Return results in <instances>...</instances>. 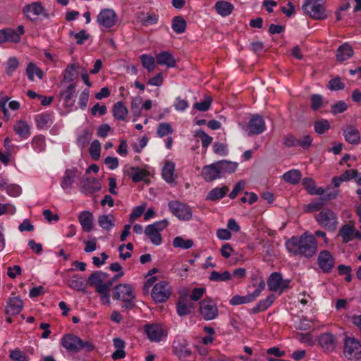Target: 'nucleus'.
<instances>
[{"label":"nucleus","mask_w":361,"mask_h":361,"mask_svg":"<svg viewBox=\"0 0 361 361\" xmlns=\"http://www.w3.org/2000/svg\"><path fill=\"white\" fill-rule=\"evenodd\" d=\"M193 245L192 240H185L180 236L176 237L173 241V246L174 247H180L183 249H189Z\"/></svg>","instance_id":"obj_53"},{"label":"nucleus","mask_w":361,"mask_h":361,"mask_svg":"<svg viewBox=\"0 0 361 361\" xmlns=\"http://www.w3.org/2000/svg\"><path fill=\"white\" fill-rule=\"evenodd\" d=\"M228 191V188L226 185L221 188H215L210 190L207 196V200L215 201L224 197Z\"/></svg>","instance_id":"obj_36"},{"label":"nucleus","mask_w":361,"mask_h":361,"mask_svg":"<svg viewBox=\"0 0 361 361\" xmlns=\"http://www.w3.org/2000/svg\"><path fill=\"white\" fill-rule=\"evenodd\" d=\"M114 345L116 350L112 353L111 357L113 360H119L126 357V352L124 348L126 343L123 340H114Z\"/></svg>","instance_id":"obj_34"},{"label":"nucleus","mask_w":361,"mask_h":361,"mask_svg":"<svg viewBox=\"0 0 361 361\" xmlns=\"http://www.w3.org/2000/svg\"><path fill=\"white\" fill-rule=\"evenodd\" d=\"M213 343V340H199L198 343L194 344L195 348L199 353V354L204 357L207 355L209 348Z\"/></svg>","instance_id":"obj_45"},{"label":"nucleus","mask_w":361,"mask_h":361,"mask_svg":"<svg viewBox=\"0 0 361 361\" xmlns=\"http://www.w3.org/2000/svg\"><path fill=\"white\" fill-rule=\"evenodd\" d=\"M93 215L89 211H83L78 216V221L83 231L89 233L93 228Z\"/></svg>","instance_id":"obj_24"},{"label":"nucleus","mask_w":361,"mask_h":361,"mask_svg":"<svg viewBox=\"0 0 361 361\" xmlns=\"http://www.w3.org/2000/svg\"><path fill=\"white\" fill-rule=\"evenodd\" d=\"M23 12L25 16L33 21L39 16L45 18L49 17V14L40 1L33 2L25 5L23 8Z\"/></svg>","instance_id":"obj_7"},{"label":"nucleus","mask_w":361,"mask_h":361,"mask_svg":"<svg viewBox=\"0 0 361 361\" xmlns=\"http://www.w3.org/2000/svg\"><path fill=\"white\" fill-rule=\"evenodd\" d=\"M91 157L94 160H97L100 157L101 144L99 140H94L89 148Z\"/></svg>","instance_id":"obj_55"},{"label":"nucleus","mask_w":361,"mask_h":361,"mask_svg":"<svg viewBox=\"0 0 361 361\" xmlns=\"http://www.w3.org/2000/svg\"><path fill=\"white\" fill-rule=\"evenodd\" d=\"M173 350V353L180 360H185L192 355V352L188 347L185 340H174Z\"/></svg>","instance_id":"obj_20"},{"label":"nucleus","mask_w":361,"mask_h":361,"mask_svg":"<svg viewBox=\"0 0 361 361\" xmlns=\"http://www.w3.org/2000/svg\"><path fill=\"white\" fill-rule=\"evenodd\" d=\"M69 286L78 291L85 292V283L83 278L79 276L74 275L72 279L69 281Z\"/></svg>","instance_id":"obj_43"},{"label":"nucleus","mask_w":361,"mask_h":361,"mask_svg":"<svg viewBox=\"0 0 361 361\" xmlns=\"http://www.w3.org/2000/svg\"><path fill=\"white\" fill-rule=\"evenodd\" d=\"M195 137L201 140L202 145L204 148H207L213 140L212 137L209 136L202 130L196 131Z\"/></svg>","instance_id":"obj_60"},{"label":"nucleus","mask_w":361,"mask_h":361,"mask_svg":"<svg viewBox=\"0 0 361 361\" xmlns=\"http://www.w3.org/2000/svg\"><path fill=\"white\" fill-rule=\"evenodd\" d=\"M77 68L78 66L74 64L68 65L63 73V80L68 82L73 81L78 74Z\"/></svg>","instance_id":"obj_47"},{"label":"nucleus","mask_w":361,"mask_h":361,"mask_svg":"<svg viewBox=\"0 0 361 361\" xmlns=\"http://www.w3.org/2000/svg\"><path fill=\"white\" fill-rule=\"evenodd\" d=\"M113 116L119 121H124L128 115V111L122 102H118L113 106Z\"/></svg>","instance_id":"obj_32"},{"label":"nucleus","mask_w":361,"mask_h":361,"mask_svg":"<svg viewBox=\"0 0 361 361\" xmlns=\"http://www.w3.org/2000/svg\"><path fill=\"white\" fill-rule=\"evenodd\" d=\"M157 64L166 66L167 68H173L176 66V60L169 51H162L157 55Z\"/></svg>","instance_id":"obj_27"},{"label":"nucleus","mask_w":361,"mask_h":361,"mask_svg":"<svg viewBox=\"0 0 361 361\" xmlns=\"http://www.w3.org/2000/svg\"><path fill=\"white\" fill-rule=\"evenodd\" d=\"M216 11L221 16H229L233 10V6L232 4L226 1H218L214 6Z\"/></svg>","instance_id":"obj_31"},{"label":"nucleus","mask_w":361,"mask_h":361,"mask_svg":"<svg viewBox=\"0 0 361 361\" xmlns=\"http://www.w3.org/2000/svg\"><path fill=\"white\" fill-rule=\"evenodd\" d=\"M255 300L251 294L240 296L238 295H234L230 300V304L232 305H238L241 304H246Z\"/></svg>","instance_id":"obj_50"},{"label":"nucleus","mask_w":361,"mask_h":361,"mask_svg":"<svg viewBox=\"0 0 361 361\" xmlns=\"http://www.w3.org/2000/svg\"><path fill=\"white\" fill-rule=\"evenodd\" d=\"M330 127L329 122L326 119L316 121L314 123V131L317 134H324L326 130L330 129Z\"/></svg>","instance_id":"obj_52"},{"label":"nucleus","mask_w":361,"mask_h":361,"mask_svg":"<svg viewBox=\"0 0 361 361\" xmlns=\"http://www.w3.org/2000/svg\"><path fill=\"white\" fill-rule=\"evenodd\" d=\"M286 246L293 255L310 258L315 255L317 243L313 235L305 233L300 236H293L286 241Z\"/></svg>","instance_id":"obj_1"},{"label":"nucleus","mask_w":361,"mask_h":361,"mask_svg":"<svg viewBox=\"0 0 361 361\" xmlns=\"http://www.w3.org/2000/svg\"><path fill=\"white\" fill-rule=\"evenodd\" d=\"M276 300L274 295L271 294L267 297L264 300H260L257 305L253 307L252 312L257 313L266 310Z\"/></svg>","instance_id":"obj_37"},{"label":"nucleus","mask_w":361,"mask_h":361,"mask_svg":"<svg viewBox=\"0 0 361 361\" xmlns=\"http://www.w3.org/2000/svg\"><path fill=\"white\" fill-rule=\"evenodd\" d=\"M75 94V85L70 83L67 87L60 92V96L63 100L66 107H72L75 101L73 99Z\"/></svg>","instance_id":"obj_22"},{"label":"nucleus","mask_w":361,"mask_h":361,"mask_svg":"<svg viewBox=\"0 0 361 361\" xmlns=\"http://www.w3.org/2000/svg\"><path fill=\"white\" fill-rule=\"evenodd\" d=\"M354 54L353 47L348 43H344L338 47L336 51V60L339 62H343Z\"/></svg>","instance_id":"obj_25"},{"label":"nucleus","mask_w":361,"mask_h":361,"mask_svg":"<svg viewBox=\"0 0 361 361\" xmlns=\"http://www.w3.org/2000/svg\"><path fill=\"white\" fill-rule=\"evenodd\" d=\"M159 20V16L154 13H147L143 14V17L140 18V22L144 26H149L157 24Z\"/></svg>","instance_id":"obj_54"},{"label":"nucleus","mask_w":361,"mask_h":361,"mask_svg":"<svg viewBox=\"0 0 361 361\" xmlns=\"http://www.w3.org/2000/svg\"><path fill=\"white\" fill-rule=\"evenodd\" d=\"M142 66L147 70L148 72H152L155 68V60L152 56L143 54L140 57Z\"/></svg>","instance_id":"obj_48"},{"label":"nucleus","mask_w":361,"mask_h":361,"mask_svg":"<svg viewBox=\"0 0 361 361\" xmlns=\"http://www.w3.org/2000/svg\"><path fill=\"white\" fill-rule=\"evenodd\" d=\"M62 345L71 353H76L80 350L91 351L93 345L89 341L82 340H62Z\"/></svg>","instance_id":"obj_11"},{"label":"nucleus","mask_w":361,"mask_h":361,"mask_svg":"<svg viewBox=\"0 0 361 361\" xmlns=\"http://www.w3.org/2000/svg\"><path fill=\"white\" fill-rule=\"evenodd\" d=\"M26 74L30 80H34V75L35 74L39 79H42L44 73L42 69L36 66L34 63H29L26 68Z\"/></svg>","instance_id":"obj_39"},{"label":"nucleus","mask_w":361,"mask_h":361,"mask_svg":"<svg viewBox=\"0 0 361 361\" xmlns=\"http://www.w3.org/2000/svg\"><path fill=\"white\" fill-rule=\"evenodd\" d=\"M169 208L171 213L180 220L188 221L192 218V211L190 207L179 201L169 202Z\"/></svg>","instance_id":"obj_9"},{"label":"nucleus","mask_w":361,"mask_h":361,"mask_svg":"<svg viewBox=\"0 0 361 361\" xmlns=\"http://www.w3.org/2000/svg\"><path fill=\"white\" fill-rule=\"evenodd\" d=\"M176 308L178 314L183 317L189 314L194 308V305L186 298L180 297L176 304Z\"/></svg>","instance_id":"obj_29"},{"label":"nucleus","mask_w":361,"mask_h":361,"mask_svg":"<svg viewBox=\"0 0 361 361\" xmlns=\"http://www.w3.org/2000/svg\"><path fill=\"white\" fill-rule=\"evenodd\" d=\"M313 139L310 135H304L297 138V147L299 146L304 149H308L312 143Z\"/></svg>","instance_id":"obj_59"},{"label":"nucleus","mask_w":361,"mask_h":361,"mask_svg":"<svg viewBox=\"0 0 361 361\" xmlns=\"http://www.w3.org/2000/svg\"><path fill=\"white\" fill-rule=\"evenodd\" d=\"M343 355L349 360H357L361 357V343L358 340H345Z\"/></svg>","instance_id":"obj_10"},{"label":"nucleus","mask_w":361,"mask_h":361,"mask_svg":"<svg viewBox=\"0 0 361 361\" xmlns=\"http://www.w3.org/2000/svg\"><path fill=\"white\" fill-rule=\"evenodd\" d=\"M311 107L313 110H317L323 105V98L319 94H312L311 96Z\"/></svg>","instance_id":"obj_63"},{"label":"nucleus","mask_w":361,"mask_h":361,"mask_svg":"<svg viewBox=\"0 0 361 361\" xmlns=\"http://www.w3.org/2000/svg\"><path fill=\"white\" fill-rule=\"evenodd\" d=\"M202 176L207 182L213 181L217 178H220L219 171L216 163L204 166L202 168Z\"/></svg>","instance_id":"obj_23"},{"label":"nucleus","mask_w":361,"mask_h":361,"mask_svg":"<svg viewBox=\"0 0 361 361\" xmlns=\"http://www.w3.org/2000/svg\"><path fill=\"white\" fill-rule=\"evenodd\" d=\"M107 277L108 274L105 272L95 271L88 277V283L95 287L97 293H104L111 288V283H104Z\"/></svg>","instance_id":"obj_8"},{"label":"nucleus","mask_w":361,"mask_h":361,"mask_svg":"<svg viewBox=\"0 0 361 361\" xmlns=\"http://www.w3.org/2000/svg\"><path fill=\"white\" fill-rule=\"evenodd\" d=\"M200 312L205 320H212L219 314L216 305L211 299H204L200 302Z\"/></svg>","instance_id":"obj_13"},{"label":"nucleus","mask_w":361,"mask_h":361,"mask_svg":"<svg viewBox=\"0 0 361 361\" xmlns=\"http://www.w3.org/2000/svg\"><path fill=\"white\" fill-rule=\"evenodd\" d=\"M216 163L218 166L221 178L226 173H232L235 172L238 166L237 163L226 160H221Z\"/></svg>","instance_id":"obj_28"},{"label":"nucleus","mask_w":361,"mask_h":361,"mask_svg":"<svg viewBox=\"0 0 361 361\" xmlns=\"http://www.w3.org/2000/svg\"><path fill=\"white\" fill-rule=\"evenodd\" d=\"M315 219L318 224L326 229L334 231L336 228L338 224L337 216L331 209H322L316 215Z\"/></svg>","instance_id":"obj_5"},{"label":"nucleus","mask_w":361,"mask_h":361,"mask_svg":"<svg viewBox=\"0 0 361 361\" xmlns=\"http://www.w3.org/2000/svg\"><path fill=\"white\" fill-rule=\"evenodd\" d=\"M145 233L154 245H159L162 243V238L160 232L157 231V230L147 226L145 230Z\"/></svg>","instance_id":"obj_41"},{"label":"nucleus","mask_w":361,"mask_h":361,"mask_svg":"<svg viewBox=\"0 0 361 361\" xmlns=\"http://www.w3.org/2000/svg\"><path fill=\"white\" fill-rule=\"evenodd\" d=\"M345 140L353 145H357L360 140L359 130L353 126H349L343 131Z\"/></svg>","instance_id":"obj_26"},{"label":"nucleus","mask_w":361,"mask_h":361,"mask_svg":"<svg viewBox=\"0 0 361 361\" xmlns=\"http://www.w3.org/2000/svg\"><path fill=\"white\" fill-rule=\"evenodd\" d=\"M324 3V0H305L302 8L311 18L315 20H323L328 16Z\"/></svg>","instance_id":"obj_3"},{"label":"nucleus","mask_w":361,"mask_h":361,"mask_svg":"<svg viewBox=\"0 0 361 361\" xmlns=\"http://www.w3.org/2000/svg\"><path fill=\"white\" fill-rule=\"evenodd\" d=\"M123 173L125 176L131 178L134 183H138L144 180V178L149 175L147 170L135 166L125 167Z\"/></svg>","instance_id":"obj_19"},{"label":"nucleus","mask_w":361,"mask_h":361,"mask_svg":"<svg viewBox=\"0 0 361 361\" xmlns=\"http://www.w3.org/2000/svg\"><path fill=\"white\" fill-rule=\"evenodd\" d=\"M283 177L286 182L296 184L301 178V173L298 170H290L285 173Z\"/></svg>","instance_id":"obj_46"},{"label":"nucleus","mask_w":361,"mask_h":361,"mask_svg":"<svg viewBox=\"0 0 361 361\" xmlns=\"http://www.w3.org/2000/svg\"><path fill=\"white\" fill-rule=\"evenodd\" d=\"M173 131L171 126L169 123H161L157 127V133L158 135L161 137H163L170 133H172Z\"/></svg>","instance_id":"obj_58"},{"label":"nucleus","mask_w":361,"mask_h":361,"mask_svg":"<svg viewBox=\"0 0 361 361\" xmlns=\"http://www.w3.org/2000/svg\"><path fill=\"white\" fill-rule=\"evenodd\" d=\"M172 29L177 34H181L186 29V21L181 16H176L172 20Z\"/></svg>","instance_id":"obj_44"},{"label":"nucleus","mask_w":361,"mask_h":361,"mask_svg":"<svg viewBox=\"0 0 361 361\" xmlns=\"http://www.w3.org/2000/svg\"><path fill=\"white\" fill-rule=\"evenodd\" d=\"M317 263L324 273H330L335 266V259L329 251L322 250L318 255Z\"/></svg>","instance_id":"obj_14"},{"label":"nucleus","mask_w":361,"mask_h":361,"mask_svg":"<svg viewBox=\"0 0 361 361\" xmlns=\"http://www.w3.org/2000/svg\"><path fill=\"white\" fill-rule=\"evenodd\" d=\"M23 308L22 299L12 293V296L6 301L5 312L7 315L14 316L18 314Z\"/></svg>","instance_id":"obj_15"},{"label":"nucleus","mask_w":361,"mask_h":361,"mask_svg":"<svg viewBox=\"0 0 361 361\" xmlns=\"http://www.w3.org/2000/svg\"><path fill=\"white\" fill-rule=\"evenodd\" d=\"M5 35V42L18 43L20 42V37L18 32L11 28L3 29Z\"/></svg>","instance_id":"obj_51"},{"label":"nucleus","mask_w":361,"mask_h":361,"mask_svg":"<svg viewBox=\"0 0 361 361\" xmlns=\"http://www.w3.org/2000/svg\"><path fill=\"white\" fill-rule=\"evenodd\" d=\"M142 98L138 97H135L132 100L131 102V111L134 116H139L141 114V109L140 105L142 103Z\"/></svg>","instance_id":"obj_62"},{"label":"nucleus","mask_w":361,"mask_h":361,"mask_svg":"<svg viewBox=\"0 0 361 361\" xmlns=\"http://www.w3.org/2000/svg\"><path fill=\"white\" fill-rule=\"evenodd\" d=\"M247 128L249 135L261 134L266 128L264 120L261 116L255 114L250 118Z\"/></svg>","instance_id":"obj_16"},{"label":"nucleus","mask_w":361,"mask_h":361,"mask_svg":"<svg viewBox=\"0 0 361 361\" xmlns=\"http://www.w3.org/2000/svg\"><path fill=\"white\" fill-rule=\"evenodd\" d=\"M75 176V169H67L61 183L62 188L64 190L70 188L74 181Z\"/></svg>","instance_id":"obj_40"},{"label":"nucleus","mask_w":361,"mask_h":361,"mask_svg":"<svg viewBox=\"0 0 361 361\" xmlns=\"http://www.w3.org/2000/svg\"><path fill=\"white\" fill-rule=\"evenodd\" d=\"M317 341H319L320 346L325 351H333L337 345L336 340H307L310 345H315Z\"/></svg>","instance_id":"obj_38"},{"label":"nucleus","mask_w":361,"mask_h":361,"mask_svg":"<svg viewBox=\"0 0 361 361\" xmlns=\"http://www.w3.org/2000/svg\"><path fill=\"white\" fill-rule=\"evenodd\" d=\"M13 130L23 139H27L30 135V128L27 122L18 121L13 126Z\"/></svg>","instance_id":"obj_30"},{"label":"nucleus","mask_w":361,"mask_h":361,"mask_svg":"<svg viewBox=\"0 0 361 361\" xmlns=\"http://www.w3.org/2000/svg\"><path fill=\"white\" fill-rule=\"evenodd\" d=\"M348 108L347 104L343 101H339L331 106V111L334 114H341L345 111Z\"/></svg>","instance_id":"obj_64"},{"label":"nucleus","mask_w":361,"mask_h":361,"mask_svg":"<svg viewBox=\"0 0 361 361\" xmlns=\"http://www.w3.org/2000/svg\"><path fill=\"white\" fill-rule=\"evenodd\" d=\"M212 102V97L207 96L203 101L195 103L194 108L200 111H206L210 108Z\"/></svg>","instance_id":"obj_61"},{"label":"nucleus","mask_w":361,"mask_h":361,"mask_svg":"<svg viewBox=\"0 0 361 361\" xmlns=\"http://www.w3.org/2000/svg\"><path fill=\"white\" fill-rule=\"evenodd\" d=\"M145 331L149 338H161L167 336L166 331L159 324H146Z\"/></svg>","instance_id":"obj_21"},{"label":"nucleus","mask_w":361,"mask_h":361,"mask_svg":"<svg viewBox=\"0 0 361 361\" xmlns=\"http://www.w3.org/2000/svg\"><path fill=\"white\" fill-rule=\"evenodd\" d=\"M175 164L173 162L167 161L162 169V177L169 183L174 182Z\"/></svg>","instance_id":"obj_33"},{"label":"nucleus","mask_w":361,"mask_h":361,"mask_svg":"<svg viewBox=\"0 0 361 361\" xmlns=\"http://www.w3.org/2000/svg\"><path fill=\"white\" fill-rule=\"evenodd\" d=\"M338 234L345 243L351 241L353 238L361 239V232L356 230L355 226L351 224L343 225L339 229Z\"/></svg>","instance_id":"obj_17"},{"label":"nucleus","mask_w":361,"mask_h":361,"mask_svg":"<svg viewBox=\"0 0 361 361\" xmlns=\"http://www.w3.org/2000/svg\"><path fill=\"white\" fill-rule=\"evenodd\" d=\"M81 192L90 195L98 192L101 190L102 185L100 181L95 178H83L81 182Z\"/></svg>","instance_id":"obj_18"},{"label":"nucleus","mask_w":361,"mask_h":361,"mask_svg":"<svg viewBox=\"0 0 361 361\" xmlns=\"http://www.w3.org/2000/svg\"><path fill=\"white\" fill-rule=\"evenodd\" d=\"M114 216L111 215H100L98 217V224L104 230L109 231L114 226Z\"/></svg>","instance_id":"obj_42"},{"label":"nucleus","mask_w":361,"mask_h":361,"mask_svg":"<svg viewBox=\"0 0 361 361\" xmlns=\"http://www.w3.org/2000/svg\"><path fill=\"white\" fill-rule=\"evenodd\" d=\"M9 357L13 361H28L27 354L19 348L12 350Z\"/></svg>","instance_id":"obj_56"},{"label":"nucleus","mask_w":361,"mask_h":361,"mask_svg":"<svg viewBox=\"0 0 361 361\" xmlns=\"http://www.w3.org/2000/svg\"><path fill=\"white\" fill-rule=\"evenodd\" d=\"M290 279H283L282 275L279 272L271 274L267 279L269 290L273 292H278L281 294L284 290L290 288Z\"/></svg>","instance_id":"obj_4"},{"label":"nucleus","mask_w":361,"mask_h":361,"mask_svg":"<svg viewBox=\"0 0 361 361\" xmlns=\"http://www.w3.org/2000/svg\"><path fill=\"white\" fill-rule=\"evenodd\" d=\"M171 294V288L168 282L160 281L155 284L152 290V298L156 302H164Z\"/></svg>","instance_id":"obj_6"},{"label":"nucleus","mask_w":361,"mask_h":361,"mask_svg":"<svg viewBox=\"0 0 361 361\" xmlns=\"http://www.w3.org/2000/svg\"><path fill=\"white\" fill-rule=\"evenodd\" d=\"M209 279L212 281H227L231 279V274L228 271H225L221 274L213 271L211 272Z\"/></svg>","instance_id":"obj_49"},{"label":"nucleus","mask_w":361,"mask_h":361,"mask_svg":"<svg viewBox=\"0 0 361 361\" xmlns=\"http://www.w3.org/2000/svg\"><path fill=\"white\" fill-rule=\"evenodd\" d=\"M97 21L99 25L111 28L116 24L118 16L113 9L104 8L97 15Z\"/></svg>","instance_id":"obj_12"},{"label":"nucleus","mask_w":361,"mask_h":361,"mask_svg":"<svg viewBox=\"0 0 361 361\" xmlns=\"http://www.w3.org/2000/svg\"><path fill=\"white\" fill-rule=\"evenodd\" d=\"M113 298L123 302L122 307L133 309L135 306V293L134 288L128 283H120L113 290Z\"/></svg>","instance_id":"obj_2"},{"label":"nucleus","mask_w":361,"mask_h":361,"mask_svg":"<svg viewBox=\"0 0 361 361\" xmlns=\"http://www.w3.org/2000/svg\"><path fill=\"white\" fill-rule=\"evenodd\" d=\"M31 145L33 149L37 152H42L45 147V140L42 135H37L33 137Z\"/></svg>","instance_id":"obj_57"},{"label":"nucleus","mask_w":361,"mask_h":361,"mask_svg":"<svg viewBox=\"0 0 361 361\" xmlns=\"http://www.w3.org/2000/svg\"><path fill=\"white\" fill-rule=\"evenodd\" d=\"M53 115L49 112L39 114L35 116L37 126L39 129L46 127L49 123H52Z\"/></svg>","instance_id":"obj_35"}]
</instances>
